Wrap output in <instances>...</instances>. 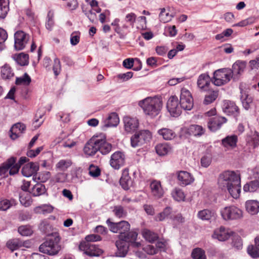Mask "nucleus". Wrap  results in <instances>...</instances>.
Returning <instances> with one entry per match:
<instances>
[{
  "label": "nucleus",
  "mask_w": 259,
  "mask_h": 259,
  "mask_svg": "<svg viewBox=\"0 0 259 259\" xmlns=\"http://www.w3.org/2000/svg\"><path fill=\"white\" fill-rule=\"evenodd\" d=\"M120 184L124 190H128L133 185V180L129 176L128 170L124 169L122 171Z\"/></svg>",
  "instance_id": "28"
},
{
  "label": "nucleus",
  "mask_w": 259,
  "mask_h": 259,
  "mask_svg": "<svg viewBox=\"0 0 259 259\" xmlns=\"http://www.w3.org/2000/svg\"><path fill=\"white\" fill-rule=\"evenodd\" d=\"M183 130L188 135L194 136H201L205 132V130L202 126L196 124H192L188 127H185Z\"/></svg>",
  "instance_id": "26"
},
{
  "label": "nucleus",
  "mask_w": 259,
  "mask_h": 259,
  "mask_svg": "<svg viewBox=\"0 0 259 259\" xmlns=\"http://www.w3.org/2000/svg\"><path fill=\"white\" fill-rule=\"evenodd\" d=\"M18 232L22 235L24 236H28L31 235L33 231L30 226H21L18 228Z\"/></svg>",
  "instance_id": "57"
},
{
  "label": "nucleus",
  "mask_w": 259,
  "mask_h": 259,
  "mask_svg": "<svg viewBox=\"0 0 259 259\" xmlns=\"http://www.w3.org/2000/svg\"><path fill=\"white\" fill-rule=\"evenodd\" d=\"M106 136L104 134L101 133L97 135V139H99L98 147L99 151L103 155H106L109 153L112 149L111 144L108 143L106 140Z\"/></svg>",
  "instance_id": "14"
},
{
  "label": "nucleus",
  "mask_w": 259,
  "mask_h": 259,
  "mask_svg": "<svg viewBox=\"0 0 259 259\" xmlns=\"http://www.w3.org/2000/svg\"><path fill=\"white\" fill-rule=\"evenodd\" d=\"M158 134L165 140H171L176 137V134L172 130L162 128L158 131Z\"/></svg>",
  "instance_id": "36"
},
{
  "label": "nucleus",
  "mask_w": 259,
  "mask_h": 259,
  "mask_svg": "<svg viewBox=\"0 0 259 259\" xmlns=\"http://www.w3.org/2000/svg\"><path fill=\"white\" fill-rule=\"evenodd\" d=\"M210 81V78L209 75L207 73H203L200 74L197 79V85L201 89H204L207 87Z\"/></svg>",
  "instance_id": "38"
},
{
  "label": "nucleus",
  "mask_w": 259,
  "mask_h": 259,
  "mask_svg": "<svg viewBox=\"0 0 259 259\" xmlns=\"http://www.w3.org/2000/svg\"><path fill=\"white\" fill-rule=\"evenodd\" d=\"M46 27L51 31L55 25V11L53 9L49 10L46 20Z\"/></svg>",
  "instance_id": "37"
},
{
  "label": "nucleus",
  "mask_w": 259,
  "mask_h": 259,
  "mask_svg": "<svg viewBox=\"0 0 259 259\" xmlns=\"http://www.w3.org/2000/svg\"><path fill=\"white\" fill-rule=\"evenodd\" d=\"M8 0H0V18H4L9 11Z\"/></svg>",
  "instance_id": "51"
},
{
  "label": "nucleus",
  "mask_w": 259,
  "mask_h": 259,
  "mask_svg": "<svg viewBox=\"0 0 259 259\" xmlns=\"http://www.w3.org/2000/svg\"><path fill=\"white\" fill-rule=\"evenodd\" d=\"M29 39V35L23 31L19 30L14 34V47L17 50H23Z\"/></svg>",
  "instance_id": "10"
},
{
  "label": "nucleus",
  "mask_w": 259,
  "mask_h": 259,
  "mask_svg": "<svg viewBox=\"0 0 259 259\" xmlns=\"http://www.w3.org/2000/svg\"><path fill=\"white\" fill-rule=\"evenodd\" d=\"M99 139H97V136H93L85 145L83 148L84 153L88 156L94 155L98 151V143Z\"/></svg>",
  "instance_id": "11"
},
{
  "label": "nucleus",
  "mask_w": 259,
  "mask_h": 259,
  "mask_svg": "<svg viewBox=\"0 0 259 259\" xmlns=\"http://www.w3.org/2000/svg\"><path fill=\"white\" fill-rule=\"evenodd\" d=\"M197 216L202 221H210L215 217V212L209 209H204L198 212Z\"/></svg>",
  "instance_id": "32"
},
{
  "label": "nucleus",
  "mask_w": 259,
  "mask_h": 259,
  "mask_svg": "<svg viewBox=\"0 0 259 259\" xmlns=\"http://www.w3.org/2000/svg\"><path fill=\"white\" fill-rule=\"evenodd\" d=\"M114 215L119 218H125L127 215L126 211L121 205H117L114 206L113 210Z\"/></svg>",
  "instance_id": "54"
},
{
  "label": "nucleus",
  "mask_w": 259,
  "mask_h": 259,
  "mask_svg": "<svg viewBox=\"0 0 259 259\" xmlns=\"http://www.w3.org/2000/svg\"><path fill=\"white\" fill-rule=\"evenodd\" d=\"M151 138V134L149 131H141L131 137V146L134 148L140 146L149 142Z\"/></svg>",
  "instance_id": "6"
},
{
  "label": "nucleus",
  "mask_w": 259,
  "mask_h": 259,
  "mask_svg": "<svg viewBox=\"0 0 259 259\" xmlns=\"http://www.w3.org/2000/svg\"><path fill=\"white\" fill-rule=\"evenodd\" d=\"M255 20V18L254 17H250L241 21L240 22L236 23L233 25V27H244L247 26L248 25H250L253 24Z\"/></svg>",
  "instance_id": "58"
},
{
  "label": "nucleus",
  "mask_w": 259,
  "mask_h": 259,
  "mask_svg": "<svg viewBox=\"0 0 259 259\" xmlns=\"http://www.w3.org/2000/svg\"><path fill=\"white\" fill-rule=\"evenodd\" d=\"M136 64H138V66L134 67L133 69L135 71L141 70L142 67V62L138 58H127L123 61V66L127 69H131Z\"/></svg>",
  "instance_id": "30"
},
{
  "label": "nucleus",
  "mask_w": 259,
  "mask_h": 259,
  "mask_svg": "<svg viewBox=\"0 0 259 259\" xmlns=\"http://www.w3.org/2000/svg\"><path fill=\"white\" fill-rule=\"evenodd\" d=\"M60 241L59 235L57 233H53L39 246V250L40 252L50 255L57 254L61 249Z\"/></svg>",
  "instance_id": "3"
},
{
  "label": "nucleus",
  "mask_w": 259,
  "mask_h": 259,
  "mask_svg": "<svg viewBox=\"0 0 259 259\" xmlns=\"http://www.w3.org/2000/svg\"><path fill=\"white\" fill-rule=\"evenodd\" d=\"M246 67V63L242 61H237L232 65L233 79L234 80H237L239 76L244 72Z\"/></svg>",
  "instance_id": "17"
},
{
  "label": "nucleus",
  "mask_w": 259,
  "mask_h": 259,
  "mask_svg": "<svg viewBox=\"0 0 259 259\" xmlns=\"http://www.w3.org/2000/svg\"><path fill=\"white\" fill-rule=\"evenodd\" d=\"M259 188V182L254 179L245 184L243 186V191L245 192H254Z\"/></svg>",
  "instance_id": "41"
},
{
  "label": "nucleus",
  "mask_w": 259,
  "mask_h": 259,
  "mask_svg": "<svg viewBox=\"0 0 259 259\" xmlns=\"http://www.w3.org/2000/svg\"><path fill=\"white\" fill-rule=\"evenodd\" d=\"M125 163V155L120 151H116L112 154L110 160V165L115 169H118Z\"/></svg>",
  "instance_id": "12"
},
{
  "label": "nucleus",
  "mask_w": 259,
  "mask_h": 259,
  "mask_svg": "<svg viewBox=\"0 0 259 259\" xmlns=\"http://www.w3.org/2000/svg\"><path fill=\"white\" fill-rule=\"evenodd\" d=\"M143 236L144 238L149 242H153L156 240L158 238L157 234L147 229L143 231Z\"/></svg>",
  "instance_id": "52"
},
{
  "label": "nucleus",
  "mask_w": 259,
  "mask_h": 259,
  "mask_svg": "<svg viewBox=\"0 0 259 259\" xmlns=\"http://www.w3.org/2000/svg\"><path fill=\"white\" fill-rule=\"evenodd\" d=\"M238 138L236 135L228 136L222 140V145L226 150H230L236 146Z\"/></svg>",
  "instance_id": "27"
},
{
  "label": "nucleus",
  "mask_w": 259,
  "mask_h": 259,
  "mask_svg": "<svg viewBox=\"0 0 259 259\" xmlns=\"http://www.w3.org/2000/svg\"><path fill=\"white\" fill-rule=\"evenodd\" d=\"M38 169L39 166L37 163L30 162L22 167L21 172L24 176L29 177L36 173Z\"/></svg>",
  "instance_id": "22"
},
{
  "label": "nucleus",
  "mask_w": 259,
  "mask_h": 259,
  "mask_svg": "<svg viewBox=\"0 0 259 259\" xmlns=\"http://www.w3.org/2000/svg\"><path fill=\"white\" fill-rule=\"evenodd\" d=\"M46 189L45 185L41 183H37L31 189L30 192L34 196H38L45 193Z\"/></svg>",
  "instance_id": "42"
},
{
  "label": "nucleus",
  "mask_w": 259,
  "mask_h": 259,
  "mask_svg": "<svg viewBox=\"0 0 259 259\" xmlns=\"http://www.w3.org/2000/svg\"><path fill=\"white\" fill-rule=\"evenodd\" d=\"M31 81V77L27 73H25L23 76L16 78L15 83L18 85L28 86Z\"/></svg>",
  "instance_id": "45"
},
{
  "label": "nucleus",
  "mask_w": 259,
  "mask_h": 259,
  "mask_svg": "<svg viewBox=\"0 0 259 259\" xmlns=\"http://www.w3.org/2000/svg\"><path fill=\"white\" fill-rule=\"evenodd\" d=\"M53 70L56 76H57L61 72V65L59 58L55 57L54 59Z\"/></svg>",
  "instance_id": "62"
},
{
  "label": "nucleus",
  "mask_w": 259,
  "mask_h": 259,
  "mask_svg": "<svg viewBox=\"0 0 259 259\" xmlns=\"http://www.w3.org/2000/svg\"><path fill=\"white\" fill-rule=\"evenodd\" d=\"M89 173L93 177H97L100 175L101 170L98 166L92 164L89 167Z\"/></svg>",
  "instance_id": "61"
},
{
  "label": "nucleus",
  "mask_w": 259,
  "mask_h": 259,
  "mask_svg": "<svg viewBox=\"0 0 259 259\" xmlns=\"http://www.w3.org/2000/svg\"><path fill=\"white\" fill-rule=\"evenodd\" d=\"M138 236V233L135 231H128L125 234H121L119 235V238L126 241L127 244L131 243V245L135 248H139L141 246L140 242H135Z\"/></svg>",
  "instance_id": "15"
},
{
  "label": "nucleus",
  "mask_w": 259,
  "mask_h": 259,
  "mask_svg": "<svg viewBox=\"0 0 259 259\" xmlns=\"http://www.w3.org/2000/svg\"><path fill=\"white\" fill-rule=\"evenodd\" d=\"M19 198L20 203L25 207H28L31 205L32 201L28 194L26 195L20 194Z\"/></svg>",
  "instance_id": "64"
},
{
  "label": "nucleus",
  "mask_w": 259,
  "mask_h": 259,
  "mask_svg": "<svg viewBox=\"0 0 259 259\" xmlns=\"http://www.w3.org/2000/svg\"><path fill=\"white\" fill-rule=\"evenodd\" d=\"M180 104L182 109L190 110L193 107V99L190 92L186 88L181 90Z\"/></svg>",
  "instance_id": "8"
},
{
  "label": "nucleus",
  "mask_w": 259,
  "mask_h": 259,
  "mask_svg": "<svg viewBox=\"0 0 259 259\" xmlns=\"http://www.w3.org/2000/svg\"><path fill=\"white\" fill-rule=\"evenodd\" d=\"M171 213V208L170 207H166L164 209L162 212L158 213L155 217V220L157 221H163L166 219H170Z\"/></svg>",
  "instance_id": "46"
},
{
  "label": "nucleus",
  "mask_w": 259,
  "mask_h": 259,
  "mask_svg": "<svg viewBox=\"0 0 259 259\" xmlns=\"http://www.w3.org/2000/svg\"><path fill=\"white\" fill-rule=\"evenodd\" d=\"M54 207L51 204H44L35 207L34 211L36 213L46 214L51 213Z\"/></svg>",
  "instance_id": "39"
},
{
  "label": "nucleus",
  "mask_w": 259,
  "mask_h": 259,
  "mask_svg": "<svg viewBox=\"0 0 259 259\" xmlns=\"http://www.w3.org/2000/svg\"><path fill=\"white\" fill-rule=\"evenodd\" d=\"M26 126L23 123H17L13 125L11 128L10 137L13 140L21 136L22 134L25 131Z\"/></svg>",
  "instance_id": "25"
},
{
  "label": "nucleus",
  "mask_w": 259,
  "mask_h": 259,
  "mask_svg": "<svg viewBox=\"0 0 259 259\" xmlns=\"http://www.w3.org/2000/svg\"><path fill=\"white\" fill-rule=\"evenodd\" d=\"M118 226L119 229V233L120 234H125L127 232L129 231L130 229V225L126 221H121L118 223Z\"/></svg>",
  "instance_id": "56"
},
{
  "label": "nucleus",
  "mask_w": 259,
  "mask_h": 259,
  "mask_svg": "<svg viewBox=\"0 0 259 259\" xmlns=\"http://www.w3.org/2000/svg\"><path fill=\"white\" fill-rule=\"evenodd\" d=\"M162 100L160 96L148 97L138 102V105L144 113L153 118L157 116L162 107Z\"/></svg>",
  "instance_id": "2"
},
{
  "label": "nucleus",
  "mask_w": 259,
  "mask_h": 259,
  "mask_svg": "<svg viewBox=\"0 0 259 259\" xmlns=\"http://www.w3.org/2000/svg\"><path fill=\"white\" fill-rule=\"evenodd\" d=\"M192 256L193 259H206L205 251L200 248L193 249L192 252Z\"/></svg>",
  "instance_id": "55"
},
{
  "label": "nucleus",
  "mask_w": 259,
  "mask_h": 259,
  "mask_svg": "<svg viewBox=\"0 0 259 259\" xmlns=\"http://www.w3.org/2000/svg\"><path fill=\"white\" fill-rule=\"evenodd\" d=\"M72 163L69 160H61L56 164V168L60 170H65L71 165Z\"/></svg>",
  "instance_id": "59"
},
{
  "label": "nucleus",
  "mask_w": 259,
  "mask_h": 259,
  "mask_svg": "<svg viewBox=\"0 0 259 259\" xmlns=\"http://www.w3.org/2000/svg\"><path fill=\"white\" fill-rule=\"evenodd\" d=\"M172 198L177 201L185 200V194L184 191L179 188H175L171 192Z\"/></svg>",
  "instance_id": "47"
},
{
  "label": "nucleus",
  "mask_w": 259,
  "mask_h": 259,
  "mask_svg": "<svg viewBox=\"0 0 259 259\" xmlns=\"http://www.w3.org/2000/svg\"><path fill=\"white\" fill-rule=\"evenodd\" d=\"M117 247V251L115 253L116 256L118 257H124L128 250L129 244L126 241L121 240L119 238L115 243Z\"/></svg>",
  "instance_id": "24"
},
{
  "label": "nucleus",
  "mask_w": 259,
  "mask_h": 259,
  "mask_svg": "<svg viewBox=\"0 0 259 259\" xmlns=\"http://www.w3.org/2000/svg\"><path fill=\"white\" fill-rule=\"evenodd\" d=\"M123 123L125 130L130 133L135 131L138 127L139 122L136 118L126 116L123 118Z\"/></svg>",
  "instance_id": "23"
},
{
  "label": "nucleus",
  "mask_w": 259,
  "mask_h": 259,
  "mask_svg": "<svg viewBox=\"0 0 259 259\" xmlns=\"http://www.w3.org/2000/svg\"><path fill=\"white\" fill-rule=\"evenodd\" d=\"M15 204L16 201L14 199H3L0 201V210L6 211Z\"/></svg>",
  "instance_id": "48"
},
{
  "label": "nucleus",
  "mask_w": 259,
  "mask_h": 259,
  "mask_svg": "<svg viewBox=\"0 0 259 259\" xmlns=\"http://www.w3.org/2000/svg\"><path fill=\"white\" fill-rule=\"evenodd\" d=\"M104 122L106 127L116 126L119 122V118L116 113L112 112L108 115Z\"/></svg>",
  "instance_id": "31"
},
{
  "label": "nucleus",
  "mask_w": 259,
  "mask_h": 259,
  "mask_svg": "<svg viewBox=\"0 0 259 259\" xmlns=\"http://www.w3.org/2000/svg\"><path fill=\"white\" fill-rule=\"evenodd\" d=\"M174 17L173 13L170 12L169 8L160 9V13L159 15V21L163 23L169 22Z\"/></svg>",
  "instance_id": "34"
},
{
  "label": "nucleus",
  "mask_w": 259,
  "mask_h": 259,
  "mask_svg": "<svg viewBox=\"0 0 259 259\" xmlns=\"http://www.w3.org/2000/svg\"><path fill=\"white\" fill-rule=\"evenodd\" d=\"M226 118L220 116H215L210 118L208 122V127L212 132H215L220 129L224 123H226Z\"/></svg>",
  "instance_id": "19"
},
{
  "label": "nucleus",
  "mask_w": 259,
  "mask_h": 259,
  "mask_svg": "<svg viewBox=\"0 0 259 259\" xmlns=\"http://www.w3.org/2000/svg\"><path fill=\"white\" fill-rule=\"evenodd\" d=\"M245 207L247 211L251 214H255L259 212V202L256 200L247 201Z\"/></svg>",
  "instance_id": "33"
},
{
  "label": "nucleus",
  "mask_w": 259,
  "mask_h": 259,
  "mask_svg": "<svg viewBox=\"0 0 259 259\" xmlns=\"http://www.w3.org/2000/svg\"><path fill=\"white\" fill-rule=\"evenodd\" d=\"M150 187L151 194L155 198L159 199L163 196L164 191L159 181H153L150 184Z\"/></svg>",
  "instance_id": "20"
},
{
  "label": "nucleus",
  "mask_w": 259,
  "mask_h": 259,
  "mask_svg": "<svg viewBox=\"0 0 259 259\" xmlns=\"http://www.w3.org/2000/svg\"><path fill=\"white\" fill-rule=\"evenodd\" d=\"M231 78H233L231 69L222 68L214 72L212 82L215 85L221 86L227 83Z\"/></svg>",
  "instance_id": "5"
},
{
  "label": "nucleus",
  "mask_w": 259,
  "mask_h": 259,
  "mask_svg": "<svg viewBox=\"0 0 259 259\" xmlns=\"http://www.w3.org/2000/svg\"><path fill=\"white\" fill-rule=\"evenodd\" d=\"M79 248L84 253L91 256H99L103 253V250L98 246L88 242H81Z\"/></svg>",
  "instance_id": "7"
},
{
  "label": "nucleus",
  "mask_w": 259,
  "mask_h": 259,
  "mask_svg": "<svg viewBox=\"0 0 259 259\" xmlns=\"http://www.w3.org/2000/svg\"><path fill=\"white\" fill-rule=\"evenodd\" d=\"M240 91V100L243 108L247 110L250 109L253 104L252 98L246 94V92L242 88V84L239 86Z\"/></svg>",
  "instance_id": "21"
},
{
  "label": "nucleus",
  "mask_w": 259,
  "mask_h": 259,
  "mask_svg": "<svg viewBox=\"0 0 259 259\" xmlns=\"http://www.w3.org/2000/svg\"><path fill=\"white\" fill-rule=\"evenodd\" d=\"M166 107L172 116L178 117L181 114L182 108L178 98L176 96H171L169 97L167 102Z\"/></svg>",
  "instance_id": "9"
},
{
  "label": "nucleus",
  "mask_w": 259,
  "mask_h": 259,
  "mask_svg": "<svg viewBox=\"0 0 259 259\" xmlns=\"http://www.w3.org/2000/svg\"><path fill=\"white\" fill-rule=\"evenodd\" d=\"M179 184L181 186H186L191 184L194 181V177L186 171H180L177 174Z\"/></svg>",
  "instance_id": "16"
},
{
  "label": "nucleus",
  "mask_w": 259,
  "mask_h": 259,
  "mask_svg": "<svg viewBox=\"0 0 259 259\" xmlns=\"http://www.w3.org/2000/svg\"><path fill=\"white\" fill-rule=\"evenodd\" d=\"M246 143L249 146L255 148L259 145V133L254 132L248 135L246 138Z\"/></svg>",
  "instance_id": "35"
},
{
  "label": "nucleus",
  "mask_w": 259,
  "mask_h": 259,
  "mask_svg": "<svg viewBox=\"0 0 259 259\" xmlns=\"http://www.w3.org/2000/svg\"><path fill=\"white\" fill-rule=\"evenodd\" d=\"M172 147L168 143H160L155 147V150L159 156H165L172 152Z\"/></svg>",
  "instance_id": "29"
},
{
  "label": "nucleus",
  "mask_w": 259,
  "mask_h": 259,
  "mask_svg": "<svg viewBox=\"0 0 259 259\" xmlns=\"http://www.w3.org/2000/svg\"><path fill=\"white\" fill-rule=\"evenodd\" d=\"M224 112L228 115L237 117L239 114V109L235 102L229 100H225L222 105Z\"/></svg>",
  "instance_id": "13"
},
{
  "label": "nucleus",
  "mask_w": 259,
  "mask_h": 259,
  "mask_svg": "<svg viewBox=\"0 0 259 259\" xmlns=\"http://www.w3.org/2000/svg\"><path fill=\"white\" fill-rule=\"evenodd\" d=\"M16 158L12 157L9 158L6 162L0 166V176L5 175L8 171L11 169L13 164L15 162Z\"/></svg>",
  "instance_id": "40"
},
{
  "label": "nucleus",
  "mask_w": 259,
  "mask_h": 259,
  "mask_svg": "<svg viewBox=\"0 0 259 259\" xmlns=\"http://www.w3.org/2000/svg\"><path fill=\"white\" fill-rule=\"evenodd\" d=\"M218 183L222 189L226 188L230 195L234 199L239 197L241 192L240 174L227 170L220 174Z\"/></svg>",
  "instance_id": "1"
},
{
  "label": "nucleus",
  "mask_w": 259,
  "mask_h": 259,
  "mask_svg": "<svg viewBox=\"0 0 259 259\" xmlns=\"http://www.w3.org/2000/svg\"><path fill=\"white\" fill-rule=\"evenodd\" d=\"M218 92L215 91H210L208 92L205 96L204 104L206 105L209 104L213 102L217 98Z\"/></svg>",
  "instance_id": "50"
},
{
  "label": "nucleus",
  "mask_w": 259,
  "mask_h": 259,
  "mask_svg": "<svg viewBox=\"0 0 259 259\" xmlns=\"http://www.w3.org/2000/svg\"><path fill=\"white\" fill-rule=\"evenodd\" d=\"M14 75L11 68L5 64L1 68V76L4 79H9Z\"/></svg>",
  "instance_id": "44"
},
{
  "label": "nucleus",
  "mask_w": 259,
  "mask_h": 259,
  "mask_svg": "<svg viewBox=\"0 0 259 259\" xmlns=\"http://www.w3.org/2000/svg\"><path fill=\"white\" fill-rule=\"evenodd\" d=\"M156 246L157 252L159 251L163 257V259H167L166 253L167 251H169V250L166 248V244L164 242H158L156 244Z\"/></svg>",
  "instance_id": "53"
},
{
  "label": "nucleus",
  "mask_w": 259,
  "mask_h": 259,
  "mask_svg": "<svg viewBox=\"0 0 259 259\" xmlns=\"http://www.w3.org/2000/svg\"><path fill=\"white\" fill-rule=\"evenodd\" d=\"M231 232L226 229L224 227H221L214 230L212 234V238L220 241H225L231 236Z\"/></svg>",
  "instance_id": "18"
},
{
  "label": "nucleus",
  "mask_w": 259,
  "mask_h": 259,
  "mask_svg": "<svg viewBox=\"0 0 259 259\" xmlns=\"http://www.w3.org/2000/svg\"><path fill=\"white\" fill-rule=\"evenodd\" d=\"M16 60L21 66L27 65L29 62L28 56L27 54L21 53L17 56Z\"/></svg>",
  "instance_id": "60"
},
{
  "label": "nucleus",
  "mask_w": 259,
  "mask_h": 259,
  "mask_svg": "<svg viewBox=\"0 0 259 259\" xmlns=\"http://www.w3.org/2000/svg\"><path fill=\"white\" fill-rule=\"evenodd\" d=\"M22 241L19 239H13L9 240L7 246L12 251L18 249L21 247Z\"/></svg>",
  "instance_id": "49"
},
{
  "label": "nucleus",
  "mask_w": 259,
  "mask_h": 259,
  "mask_svg": "<svg viewBox=\"0 0 259 259\" xmlns=\"http://www.w3.org/2000/svg\"><path fill=\"white\" fill-rule=\"evenodd\" d=\"M28 159L26 157H21L18 162L16 163V161L14 164L12 165V167L11 169H10V170L9 171V174L10 175H14L16 174H17L21 167V165L24 163H25L27 161ZM16 159L15 160V161Z\"/></svg>",
  "instance_id": "43"
},
{
  "label": "nucleus",
  "mask_w": 259,
  "mask_h": 259,
  "mask_svg": "<svg viewBox=\"0 0 259 259\" xmlns=\"http://www.w3.org/2000/svg\"><path fill=\"white\" fill-rule=\"evenodd\" d=\"M220 214L225 221L239 220L243 217L242 210L238 207L231 205L220 209Z\"/></svg>",
  "instance_id": "4"
},
{
  "label": "nucleus",
  "mask_w": 259,
  "mask_h": 259,
  "mask_svg": "<svg viewBox=\"0 0 259 259\" xmlns=\"http://www.w3.org/2000/svg\"><path fill=\"white\" fill-rule=\"evenodd\" d=\"M255 244V245H249L247 248V252L253 258L259 257V249Z\"/></svg>",
  "instance_id": "63"
}]
</instances>
